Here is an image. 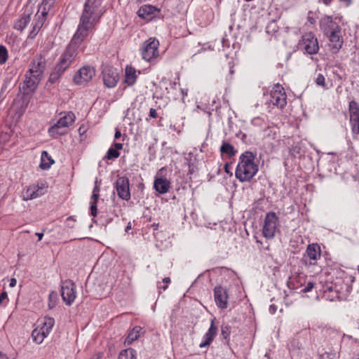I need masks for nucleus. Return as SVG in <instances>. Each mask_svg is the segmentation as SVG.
<instances>
[{"mask_svg": "<svg viewBox=\"0 0 359 359\" xmlns=\"http://www.w3.org/2000/svg\"><path fill=\"white\" fill-rule=\"evenodd\" d=\"M149 116L150 118H156L158 117V113L155 109L151 108L149 110Z\"/></svg>", "mask_w": 359, "mask_h": 359, "instance_id": "obj_45", "label": "nucleus"}, {"mask_svg": "<svg viewBox=\"0 0 359 359\" xmlns=\"http://www.w3.org/2000/svg\"><path fill=\"white\" fill-rule=\"evenodd\" d=\"M103 82L107 88H114L116 86L119 76L116 69L105 67L102 71Z\"/></svg>", "mask_w": 359, "mask_h": 359, "instance_id": "obj_17", "label": "nucleus"}, {"mask_svg": "<svg viewBox=\"0 0 359 359\" xmlns=\"http://www.w3.org/2000/svg\"><path fill=\"white\" fill-rule=\"evenodd\" d=\"M230 327L228 325L222 327L221 334L224 339H227L230 334Z\"/></svg>", "mask_w": 359, "mask_h": 359, "instance_id": "obj_41", "label": "nucleus"}, {"mask_svg": "<svg viewBox=\"0 0 359 359\" xmlns=\"http://www.w3.org/2000/svg\"><path fill=\"white\" fill-rule=\"evenodd\" d=\"M45 59L41 55H36L31 62L27 72L29 74H35L41 77L45 69Z\"/></svg>", "mask_w": 359, "mask_h": 359, "instance_id": "obj_21", "label": "nucleus"}, {"mask_svg": "<svg viewBox=\"0 0 359 359\" xmlns=\"http://www.w3.org/2000/svg\"><path fill=\"white\" fill-rule=\"evenodd\" d=\"M154 188L159 194H164L169 191L170 182L165 177H156L154 182Z\"/></svg>", "mask_w": 359, "mask_h": 359, "instance_id": "obj_25", "label": "nucleus"}, {"mask_svg": "<svg viewBox=\"0 0 359 359\" xmlns=\"http://www.w3.org/2000/svg\"><path fill=\"white\" fill-rule=\"evenodd\" d=\"M159 13L160 10L158 8L149 4L142 6L137 11L139 17L147 21L151 20Z\"/></svg>", "mask_w": 359, "mask_h": 359, "instance_id": "obj_20", "label": "nucleus"}, {"mask_svg": "<svg viewBox=\"0 0 359 359\" xmlns=\"http://www.w3.org/2000/svg\"><path fill=\"white\" fill-rule=\"evenodd\" d=\"M36 236H38L39 238V241H41L43 236V233H36Z\"/></svg>", "mask_w": 359, "mask_h": 359, "instance_id": "obj_58", "label": "nucleus"}, {"mask_svg": "<svg viewBox=\"0 0 359 359\" xmlns=\"http://www.w3.org/2000/svg\"><path fill=\"white\" fill-rule=\"evenodd\" d=\"M290 283L293 285V286H292V289H297V288L298 287V286H296V285H294V280H293V281H292Z\"/></svg>", "mask_w": 359, "mask_h": 359, "instance_id": "obj_59", "label": "nucleus"}, {"mask_svg": "<svg viewBox=\"0 0 359 359\" xmlns=\"http://www.w3.org/2000/svg\"><path fill=\"white\" fill-rule=\"evenodd\" d=\"M95 75V70L90 66L81 67L74 75V81L77 85H86L90 81Z\"/></svg>", "mask_w": 359, "mask_h": 359, "instance_id": "obj_13", "label": "nucleus"}, {"mask_svg": "<svg viewBox=\"0 0 359 359\" xmlns=\"http://www.w3.org/2000/svg\"><path fill=\"white\" fill-rule=\"evenodd\" d=\"M315 283L313 282H309L301 290L303 293L310 292L314 287Z\"/></svg>", "mask_w": 359, "mask_h": 359, "instance_id": "obj_42", "label": "nucleus"}, {"mask_svg": "<svg viewBox=\"0 0 359 359\" xmlns=\"http://www.w3.org/2000/svg\"><path fill=\"white\" fill-rule=\"evenodd\" d=\"M159 41L154 37H150L142 45L141 54L143 60L151 62L159 56Z\"/></svg>", "mask_w": 359, "mask_h": 359, "instance_id": "obj_5", "label": "nucleus"}, {"mask_svg": "<svg viewBox=\"0 0 359 359\" xmlns=\"http://www.w3.org/2000/svg\"><path fill=\"white\" fill-rule=\"evenodd\" d=\"M215 318L211 320L210 326L207 332L203 336V340L199 344L200 348L208 347L214 340L217 333V327L215 325Z\"/></svg>", "mask_w": 359, "mask_h": 359, "instance_id": "obj_23", "label": "nucleus"}, {"mask_svg": "<svg viewBox=\"0 0 359 359\" xmlns=\"http://www.w3.org/2000/svg\"><path fill=\"white\" fill-rule=\"evenodd\" d=\"M142 328L140 326H135L128 334L127 338L126 339L125 342L128 343V344H131L140 335V332L142 331Z\"/></svg>", "mask_w": 359, "mask_h": 359, "instance_id": "obj_31", "label": "nucleus"}, {"mask_svg": "<svg viewBox=\"0 0 359 359\" xmlns=\"http://www.w3.org/2000/svg\"><path fill=\"white\" fill-rule=\"evenodd\" d=\"M261 136L262 138L264 140L266 141H271V140H275L278 138V134L277 130L269 126H266L262 131H261Z\"/></svg>", "mask_w": 359, "mask_h": 359, "instance_id": "obj_27", "label": "nucleus"}, {"mask_svg": "<svg viewBox=\"0 0 359 359\" xmlns=\"http://www.w3.org/2000/svg\"><path fill=\"white\" fill-rule=\"evenodd\" d=\"M41 328L36 327L32 333V338L33 341L37 344H41L44 339L48 337L46 334H44V332L41 331Z\"/></svg>", "mask_w": 359, "mask_h": 359, "instance_id": "obj_30", "label": "nucleus"}, {"mask_svg": "<svg viewBox=\"0 0 359 359\" xmlns=\"http://www.w3.org/2000/svg\"><path fill=\"white\" fill-rule=\"evenodd\" d=\"M116 189L118 197L123 200L130 199L129 180L127 177H118L116 182Z\"/></svg>", "mask_w": 359, "mask_h": 359, "instance_id": "obj_15", "label": "nucleus"}, {"mask_svg": "<svg viewBox=\"0 0 359 359\" xmlns=\"http://www.w3.org/2000/svg\"><path fill=\"white\" fill-rule=\"evenodd\" d=\"M75 222L76 219L74 218V217H69L66 220L67 226L69 228H73L74 226Z\"/></svg>", "mask_w": 359, "mask_h": 359, "instance_id": "obj_44", "label": "nucleus"}, {"mask_svg": "<svg viewBox=\"0 0 359 359\" xmlns=\"http://www.w3.org/2000/svg\"><path fill=\"white\" fill-rule=\"evenodd\" d=\"M59 120L48 128L50 137L56 138L67 133L69 128L75 121L76 116L72 111L60 113Z\"/></svg>", "mask_w": 359, "mask_h": 359, "instance_id": "obj_4", "label": "nucleus"}, {"mask_svg": "<svg viewBox=\"0 0 359 359\" xmlns=\"http://www.w3.org/2000/svg\"><path fill=\"white\" fill-rule=\"evenodd\" d=\"M8 58V52L5 46H0V64L6 62Z\"/></svg>", "mask_w": 359, "mask_h": 359, "instance_id": "obj_38", "label": "nucleus"}, {"mask_svg": "<svg viewBox=\"0 0 359 359\" xmlns=\"http://www.w3.org/2000/svg\"><path fill=\"white\" fill-rule=\"evenodd\" d=\"M220 152L222 154H227L229 156H233L236 154V151L233 147L228 142H224L220 147Z\"/></svg>", "mask_w": 359, "mask_h": 359, "instance_id": "obj_32", "label": "nucleus"}, {"mask_svg": "<svg viewBox=\"0 0 359 359\" xmlns=\"http://www.w3.org/2000/svg\"><path fill=\"white\" fill-rule=\"evenodd\" d=\"M132 229V225H131V222H128L126 227V232H128L129 230H130Z\"/></svg>", "mask_w": 359, "mask_h": 359, "instance_id": "obj_56", "label": "nucleus"}, {"mask_svg": "<svg viewBox=\"0 0 359 359\" xmlns=\"http://www.w3.org/2000/svg\"><path fill=\"white\" fill-rule=\"evenodd\" d=\"M54 163V161L47 151H43L41 153L40 168L43 170H47Z\"/></svg>", "mask_w": 359, "mask_h": 359, "instance_id": "obj_29", "label": "nucleus"}, {"mask_svg": "<svg viewBox=\"0 0 359 359\" xmlns=\"http://www.w3.org/2000/svg\"><path fill=\"white\" fill-rule=\"evenodd\" d=\"M103 0H86L79 23L75 32L76 37L86 39L94 31L101 18L106 12V8L102 5Z\"/></svg>", "mask_w": 359, "mask_h": 359, "instance_id": "obj_1", "label": "nucleus"}, {"mask_svg": "<svg viewBox=\"0 0 359 359\" xmlns=\"http://www.w3.org/2000/svg\"><path fill=\"white\" fill-rule=\"evenodd\" d=\"M214 299L218 308L225 309L228 307L229 296L225 287L221 285L216 286L214 288Z\"/></svg>", "mask_w": 359, "mask_h": 359, "instance_id": "obj_16", "label": "nucleus"}, {"mask_svg": "<svg viewBox=\"0 0 359 359\" xmlns=\"http://www.w3.org/2000/svg\"><path fill=\"white\" fill-rule=\"evenodd\" d=\"M318 1H319V2L325 4L327 6H330L332 4L333 0H318Z\"/></svg>", "mask_w": 359, "mask_h": 359, "instance_id": "obj_50", "label": "nucleus"}, {"mask_svg": "<svg viewBox=\"0 0 359 359\" xmlns=\"http://www.w3.org/2000/svg\"><path fill=\"white\" fill-rule=\"evenodd\" d=\"M53 2L54 0H42V2L39 7L45 8L46 10L50 11L53 6Z\"/></svg>", "mask_w": 359, "mask_h": 359, "instance_id": "obj_39", "label": "nucleus"}, {"mask_svg": "<svg viewBox=\"0 0 359 359\" xmlns=\"http://www.w3.org/2000/svg\"><path fill=\"white\" fill-rule=\"evenodd\" d=\"M137 77L135 69L131 66H127L125 69L124 83L129 86H133L136 82Z\"/></svg>", "mask_w": 359, "mask_h": 359, "instance_id": "obj_28", "label": "nucleus"}, {"mask_svg": "<svg viewBox=\"0 0 359 359\" xmlns=\"http://www.w3.org/2000/svg\"><path fill=\"white\" fill-rule=\"evenodd\" d=\"M119 156L120 153L118 151H116V149H114V148H110L107 151L105 158L109 160H111L117 158Z\"/></svg>", "mask_w": 359, "mask_h": 359, "instance_id": "obj_35", "label": "nucleus"}, {"mask_svg": "<svg viewBox=\"0 0 359 359\" xmlns=\"http://www.w3.org/2000/svg\"><path fill=\"white\" fill-rule=\"evenodd\" d=\"M118 359H137L136 351L133 348L123 350L119 353Z\"/></svg>", "mask_w": 359, "mask_h": 359, "instance_id": "obj_33", "label": "nucleus"}, {"mask_svg": "<svg viewBox=\"0 0 359 359\" xmlns=\"http://www.w3.org/2000/svg\"><path fill=\"white\" fill-rule=\"evenodd\" d=\"M225 170H226V172H229V171H228V164H226V165H225Z\"/></svg>", "mask_w": 359, "mask_h": 359, "instance_id": "obj_62", "label": "nucleus"}, {"mask_svg": "<svg viewBox=\"0 0 359 359\" xmlns=\"http://www.w3.org/2000/svg\"><path fill=\"white\" fill-rule=\"evenodd\" d=\"M0 359H9L8 357L0 351Z\"/></svg>", "mask_w": 359, "mask_h": 359, "instance_id": "obj_57", "label": "nucleus"}, {"mask_svg": "<svg viewBox=\"0 0 359 359\" xmlns=\"http://www.w3.org/2000/svg\"><path fill=\"white\" fill-rule=\"evenodd\" d=\"M121 136V133L119 130H116V133H115V135H114V138L115 139H118L120 138Z\"/></svg>", "mask_w": 359, "mask_h": 359, "instance_id": "obj_54", "label": "nucleus"}, {"mask_svg": "<svg viewBox=\"0 0 359 359\" xmlns=\"http://www.w3.org/2000/svg\"><path fill=\"white\" fill-rule=\"evenodd\" d=\"M47 186L45 184H33L28 187L22 192V198L25 201L36 198L45 194L47 191Z\"/></svg>", "mask_w": 359, "mask_h": 359, "instance_id": "obj_14", "label": "nucleus"}, {"mask_svg": "<svg viewBox=\"0 0 359 359\" xmlns=\"http://www.w3.org/2000/svg\"><path fill=\"white\" fill-rule=\"evenodd\" d=\"M170 278L169 277L164 278L163 279V285H158V289L165 290L168 288V285L170 283Z\"/></svg>", "mask_w": 359, "mask_h": 359, "instance_id": "obj_43", "label": "nucleus"}, {"mask_svg": "<svg viewBox=\"0 0 359 359\" xmlns=\"http://www.w3.org/2000/svg\"><path fill=\"white\" fill-rule=\"evenodd\" d=\"M256 156L251 151H245L239 157L235 175L241 182L250 181L259 170L255 162Z\"/></svg>", "mask_w": 359, "mask_h": 359, "instance_id": "obj_2", "label": "nucleus"}, {"mask_svg": "<svg viewBox=\"0 0 359 359\" xmlns=\"http://www.w3.org/2000/svg\"><path fill=\"white\" fill-rule=\"evenodd\" d=\"M268 104L283 109L287 104V96L282 86L277 83L274 85L270 92V99Z\"/></svg>", "mask_w": 359, "mask_h": 359, "instance_id": "obj_9", "label": "nucleus"}, {"mask_svg": "<svg viewBox=\"0 0 359 359\" xmlns=\"http://www.w3.org/2000/svg\"><path fill=\"white\" fill-rule=\"evenodd\" d=\"M114 149H116V151H118L123 148V144L121 143H115L114 144Z\"/></svg>", "mask_w": 359, "mask_h": 359, "instance_id": "obj_51", "label": "nucleus"}, {"mask_svg": "<svg viewBox=\"0 0 359 359\" xmlns=\"http://www.w3.org/2000/svg\"><path fill=\"white\" fill-rule=\"evenodd\" d=\"M32 15V10L30 8H26L20 17L15 22L14 28L19 31H23L30 22Z\"/></svg>", "mask_w": 359, "mask_h": 359, "instance_id": "obj_24", "label": "nucleus"}, {"mask_svg": "<svg viewBox=\"0 0 359 359\" xmlns=\"http://www.w3.org/2000/svg\"><path fill=\"white\" fill-rule=\"evenodd\" d=\"M229 71H230V73H231V74H233L234 70H233V67H232V66H230V70H229Z\"/></svg>", "mask_w": 359, "mask_h": 359, "instance_id": "obj_60", "label": "nucleus"}, {"mask_svg": "<svg viewBox=\"0 0 359 359\" xmlns=\"http://www.w3.org/2000/svg\"><path fill=\"white\" fill-rule=\"evenodd\" d=\"M269 312L271 314H274L276 311H277V306H275L274 304H271L270 306H269Z\"/></svg>", "mask_w": 359, "mask_h": 359, "instance_id": "obj_48", "label": "nucleus"}, {"mask_svg": "<svg viewBox=\"0 0 359 359\" xmlns=\"http://www.w3.org/2000/svg\"><path fill=\"white\" fill-rule=\"evenodd\" d=\"M100 194L93 193L90 198V201H95V203H97Z\"/></svg>", "mask_w": 359, "mask_h": 359, "instance_id": "obj_46", "label": "nucleus"}, {"mask_svg": "<svg viewBox=\"0 0 359 359\" xmlns=\"http://www.w3.org/2000/svg\"><path fill=\"white\" fill-rule=\"evenodd\" d=\"M251 123L254 126L256 127L264 128L266 126H267L264 119L260 117H255L254 118L252 119Z\"/></svg>", "mask_w": 359, "mask_h": 359, "instance_id": "obj_37", "label": "nucleus"}, {"mask_svg": "<svg viewBox=\"0 0 359 359\" xmlns=\"http://www.w3.org/2000/svg\"><path fill=\"white\" fill-rule=\"evenodd\" d=\"M54 325V318L46 316L43 318V320L41 323L39 322L37 327L39 328H41V331H43L44 334H46L48 336L51 332Z\"/></svg>", "mask_w": 359, "mask_h": 359, "instance_id": "obj_26", "label": "nucleus"}, {"mask_svg": "<svg viewBox=\"0 0 359 359\" xmlns=\"http://www.w3.org/2000/svg\"><path fill=\"white\" fill-rule=\"evenodd\" d=\"M90 215L93 217H96L97 215V203H95V201H90Z\"/></svg>", "mask_w": 359, "mask_h": 359, "instance_id": "obj_40", "label": "nucleus"}, {"mask_svg": "<svg viewBox=\"0 0 359 359\" xmlns=\"http://www.w3.org/2000/svg\"><path fill=\"white\" fill-rule=\"evenodd\" d=\"M48 13L49 11L46 10L45 8L39 7L38 11L35 14L32 24V29L28 36L29 39H34L36 36L46 20Z\"/></svg>", "mask_w": 359, "mask_h": 359, "instance_id": "obj_11", "label": "nucleus"}, {"mask_svg": "<svg viewBox=\"0 0 359 359\" xmlns=\"http://www.w3.org/2000/svg\"><path fill=\"white\" fill-rule=\"evenodd\" d=\"M16 283H17V280L15 278H11L10 283H9L10 287H15L16 285Z\"/></svg>", "mask_w": 359, "mask_h": 359, "instance_id": "obj_49", "label": "nucleus"}, {"mask_svg": "<svg viewBox=\"0 0 359 359\" xmlns=\"http://www.w3.org/2000/svg\"><path fill=\"white\" fill-rule=\"evenodd\" d=\"M339 1L345 7H348L352 4V0H339Z\"/></svg>", "mask_w": 359, "mask_h": 359, "instance_id": "obj_47", "label": "nucleus"}, {"mask_svg": "<svg viewBox=\"0 0 359 359\" xmlns=\"http://www.w3.org/2000/svg\"><path fill=\"white\" fill-rule=\"evenodd\" d=\"M315 82L316 83L317 86H321L324 88H327L326 87V84H325V76L321 74V73H318L317 74V76L315 79Z\"/></svg>", "mask_w": 359, "mask_h": 359, "instance_id": "obj_36", "label": "nucleus"}, {"mask_svg": "<svg viewBox=\"0 0 359 359\" xmlns=\"http://www.w3.org/2000/svg\"><path fill=\"white\" fill-rule=\"evenodd\" d=\"M353 359H359V357H358V358H353Z\"/></svg>", "mask_w": 359, "mask_h": 359, "instance_id": "obj_63", "label": "nucleus"}, {"mask_svg": "<svg viewBox=\"0 0 359 359\" xmlns=\"http://www.w3.org/2000/svg\"><path fill=\"white\" fill-rule=\"evenodd\" d=\"M93 193H96V194H99V193H100V187H99V186L97 184V182H95V187H94V189H93Z\"/></svg>", "mask_w": 359, "mask_h": 359, "instance_id": "obj_53", "label": "nucleus"}, {"mask_svg": "<svg viewBox=\"0 0 359 359\" xmlns=\"http://www.w3.org/2000/svg\"><path fill=\"white\" fill-rule=\"evenodd\" d=\"M187 89L181 88V93L182 95V100L184 101V97L187 95Z\"/></svg>", "mask_w": 359, "mask_h": 359, "instance_id": "obj_52", "label": "nucleus"}, {"mask_svg": "<svg viewBox=\"0 0 359 359\" xmlns=\"http://www.w3.org/2000/svg\"><path fill=\"white\" fill-rule=\"evenodd\" d=\"M321 257L320 247L317 243L308 245L301 259L302 264L307 268L316 266Z\"/></svg>", "mask_w": 359, "mask_h": 359, "instance_id": "obj_6", "label": "nucleus"}, {"mask_svg": "<svg viewBox=\"0 0 359 359\" xmlns=\"http://www.w3.org/2000/svg\"><path fill=\"white\" fill-rule=\"evenodd\" d=\"M53 296L56 297V294H55L53 292L50 294V295H49L50 299H51V297H53Z\"/></svg>", "mask_w": 359, "mask_h": 359, "instance_id": "obj_61", "label": "nucleus"}, {"mask_svg": "<svg viewBox=\"0 0 359 359\" xmlns=\"http://www.w3.org/2000/svg\"><path fill=\"white\" fill-rule=\"evenodd\" d=\"M65 72L64 69H61L57 65L55 66L54 71L50 74L49 76V81L51 83H55L59 79V78Z\"/></svg>", "mask_w": 359, "mask_h": 359, "instance_id": "obj_34", "label": "nucleus"}, {"mask_svg": "<svg viewBox=\"0 0 359 359\" xmlns=\"http://www.w3.org/2000/svg\"><path fill=\"white\" fill-rule=\"evenodd\" d=\"M298 45L299 49L309 55L316 54L319 50L318 39L312 32L304 34Z\"/></svg>", "mask_w": 359, "mask_h": 359, "instance_id": "obj_8", "label": "nucleus"}, {"mask_svg": "<svg viewBox=\"0 0 359 359\" xmlns=\"http://www.w3.org/2000/svg\"><path fill=\"white\" fill-rule=\"evenodd\" d=\"M102 356V353H98L97 354L93 355L90 359H100Z\"/></svg>", "mask_w": 359, "mask_h": 359, "instance_id": "obj_55", "label": "nucleus"}, {"mask_svg": "<svg viewBox=\"0 0 359 359\" xmlns=\"http://www.w3.org/2000/svg\"><path fill=\"white\" fill-rule=\"evenodd\" d=\"M329 38V46L332 53H337L343 45V39L341 34V28H337L332 33L326 35Z\"/></svg>", "mask_w": 359, "mask_h": 359, "instance_id": "obj_18", "label": "nucleus"}, {"mask_svg": "<svg viewBox=\"0 0 359 359\" xmlns=\"http://www.w3.org/2000/svg\"><path fill=\"white\" fill-rule=\"evenodd\" d=\"M279 226V219L276 212H269L266 213L264 222L262 234L269 239L273 238Z\"/></svg>", "mask_w": 359, "mask_h": 359, "instance_id": "obj_7", "label": "nucleus"}, {"mask_svg": "<svg viewBox=\"0 0 359 359\" xmlns=\"http://www.w3.org/2000/svg\"><path fill=\"white\" fill-rule=\"evenodd\" d=\"M61 296L64 302L70 306L76 297V285L71 280L61 282Z\"/></svg>", "mask_w": 359, "mask_h": 359, "instance_id": "obj_10", "label": "nucleus"}, {"mask_svg": "<svg viewBox=\"0 0 359 359\" xmlns=\"http://www.w3.org/2000/svg\"><path fill=\"white\" fill-rule=\"evenodd\" d=\"M41 79V76L36 75L35 74H29V72H27L25 75L23 86V89L26 93L34 91Z\"/></svg>", "mask_w": 359, "mask_h": 359, "instance_id": "obj_19", "label": "nucleus"}, {"mask_svg": "<svg viewBox=\"0 0 359 359\" xmlns=\"http://www.w3.org/2000/svg\"><path fill=\"white\" fill-rule=\"evenodd\" d=\"M84 40V39L80 36L77 38L76 34H74L71 41L61 55L59 62L57 64L61 69L65 71L72 65L78 55L80 45Z\"/></svg>", "mask_w": 359, "mask_h": 359, "instance_id": "obj_3", "label": "nucleus"}, {"mask_svg": "<svg viewBox=\"0 0 359 359\" xmlns=\"http://www.w3.org/2000/svg\"><path fill=\"white\" fill-rule=\"evenodd\" d=\"M319 25L320 29L325 35H328L330 33H332V31L340 28V27L333 21L332 17L330 15L323 16L319 22Z\"/></svg>", "mask_w": 359, "mask_h": 359, "instance_id": "obj_22", "label": "nucleus"}, {"mask_svg": "<svg viewBox=\"0 0 359 359\" xmlns=\"http://www.w3.org/2000/svg\"><path fill=\"white\" fill-rule=\"evenodd\" d=\"M349 123L353 135H359V104L354 100L349 102Z\"/></svg>", "mask_w": 359, "mask_h": 359, "instance_id": "obj_12", "label": "nucleus"}]
</instances>
